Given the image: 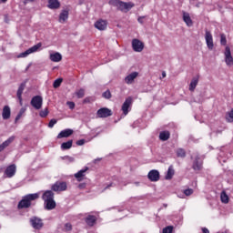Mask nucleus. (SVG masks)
<instances>
[{
  "label": "nucleus",
  "mask_w": 233,
  "mask_h": 233,
  "mask_svg": "<svg viewBox=\"0 0 233 233\" xmlns=\"http://www.w3.org/2000/svg\"><path fill=\"white\" fill-rule=\"evenodd\" d=\"M8 0H0V5H6Z\"/></svg>",
  "instance_id": "nucleus-50"
},
{
  "label": "nucleus",
  "mask_w": 233,
  "mask_h": 233,
  "mask_svg": "<svg viewBox=\"0 0 233 233\" xmlns=\"http://www.w3.org/2000/svg\"><path fill=\"white\" fill-rule=\"evenodd\" d=\"M42 199L45 203L46 210H54L56 208V200H54V192L47 190L43 194Z\"/></svg>",
  "instance_id": "nucleus-1"
},
{
  "label": "nucleus",
  "mask_w": 233,
  "mask_h": 233,
  "mask_svg": "<svg viewBox=\"0 0 233 233\" xmlns=\"http://www.w3.org/2000/svg\"><path fill=\"white\" fill-rule=\"evenodd\" d=\"M177 198H179L180 199H185V194H178Z\"/></svg>",
  "instance_id": "nucleus-49"
},
{
  "label": "nucleus",
  "mask_w": 233,
  "mask_h": 233,
  "mask_svg": "<svg viewBox=\"0 0 233 233\" xmlns=\"http://www.w3.org/2000/svg\"><path fill=\"white\" fill-rule=\"evenodd\" d=\"M17 170V167H15V165H11V166H8L5 171V174L4 176L5 177H14V176H15V172Z\"/></svg>",
  "instance_id": "nucleus-11"
},
{
  "label": "nucleus",
  "mask_w": 233,
  "mask_h": 233,
  "mask_svg": "<svg viewBox=\"0 0 233 233\" xmlns=\"http://www.w3.org/2000/svg\"><path fill=\"white\" fill-rule=\"evenodd\" d=\"M138 23L143 24V16L138 17Z\"/></svg>",
  "instance_id": "nucleus-52"
},
{
  "label": "nucleus",
  "mask_w": 233,
  "mask_h": 233,
  "mask_svg": "<svg viewBox=\"0 0 233 233\" xmlns=\"http://www.w3.org/2000/svg\"><path fill=\"white\" fill-rule=\"evenodd\" d=\"M49 59L53 61V63H59L61 59H63V56H61V53H51L49 56Z\"/></svg>",
  "instance_id": "nucleus-20"
},
{
  "label": "nucleus",
  "mask_w": 233,
  "mask_h": 233,
  "mask_svg": "<svg viewBox=\"0 0 233 233\" xmlns=\"http://www.w3.org/2000/svg\"><path fill=\"white\" fill-rule=\"evenodd\" d=\"M68 20V10H63L59 15V23H66Z\"/></svg>",
  "instance_id": "nucleus-24"
},
{
  "label": "nucleus",
  "mask_w": 233,
  "mask_h": 233,
  "mask_svg": "<svg viewBox=\"0 0 233 233\" xmlns=\"http://www.w3.org/2000/svg\"><path fill=\"white\" fill-rule=\"evenodd\" d=\"M227 120L228 123H233V109L228 113Z\"/></svg>",
  "instance_id": "nucleus-38"
},
{
  "label": "nucleus",
  "mask_w": 233,
  "mask_h": 233,
  "mask_svg": "<svg viewBox=\"0 0 233 233\" xmlns=\"http://www.w3.org/2000/svg\"><path fill=\"white\" fill-rule=\"evenodd\" d=\"M64 230H66V232H70V230H72V224L66 223L64 226Z\"/></svg>",
  "instance_id": "nucleus-42"
},
{
  "label": "nucleus",
  "mask_w": 233,
  "mask_h": 233,
  "mask_svg": "<svg viewBox=\"0 0 233 233\" xmlns=\"http://www.w3.org/2000/svg\"><path fill=\"white\" fill-rule=\"evenodd\" d=\"M62 83H63V78H57L56 80H55L53 84L54 88H59Z\"/></svg>",
  "instance_id": "nucleus-36"
},
{
  "label": "nucleus",
  "mask_w": 233,
  "mask_h": 233,
  "mask_svg": "<svg viewBox=\"0 0 233 233\" xmlns=\"http://www.w3.org/2000/svg\"><path fill=\"white\" fill-rule=\"evenodd\" d=\"M29 221L31 227H33L35 230H41L44 227L43 219L38 217H32Z\"/></svg>",
  "instance_id": "nucleus-5"
},
{
  "label": "nucleus",
  "mask_w": 233,
  "mask_h": 233,
  "mask_svg": "<svg viewBox=\"0 0 233 233\" xmlns=\"http://www.w3.org/2000/svg\"><path fill=\"white\" fill-rule=\"evenodd\" d=\"M85 143H86L85 139H80V140L76 141V145L78 147H83V145H85Z\"/></svg>",
  "instance_id": "nucleus-47"
},
{
  "label": "nucleus",
  "mask_w": 233,
  "mask_h": 233,
  "mask_svg": "<svg viewBox=\"0 0 233 233\" xmlns=\"http://www.w3.org/2000/svg\"><path fill=\"white\" fill-rule=\"evenodd\" d=\"M97 117H110L112 116V110L106 108V107H102L97 110L96 112Z\"/></svg>",
  "instance_id": "nucleus-10"
},
{
  "label": "nucleus",
  "mask_w": 233,
  "mask_h": 233,
  "mask_svg": "<svg viewBox=\"0 0 233 233\" xmlns=\"http://www.w3.org/2000/svg\"><path fill=\"white\" fill-rule=\"evenodd\" d=\"M167 77V73L165 71L162 72V78Z\"/></svg>",
  "instance_id": "nucleus-53"
},
{
  "label": "nucleus",
  "mask_w": 233,
  "mask_h": 233,
  "mask_svg": "<svg viewBox=\"0 0 233 233\" xmlns=\"http://www.w3.org/2000/svg\"><path fill=\"white\" fill-rule=\"evenodd\" d=\"M109 5L116 6L121 12H128L134 8V3L132 2L125 3L119 0H110Z\"/></svg>",
  "instance_id": "nucleus-2"
},
{
  "label": "nucleus",
  "mask_w": 233,
  "mask_h": 233,
  "mask_svg": "<svg viewBox=\"0 0 233 233\" xmlns=\"http://www.w3.org/2000/svg\"><path fill=\"white\" fill-rule=\"evenodd\" d=\"M108 187H110V186H107L106 188H108Z\"/></svg>",
  "instance_id": "nucleus-60"
},
{
  "label": "nucleus",
  "mask_w": 233,
  "mask_h": 233,
  "mask_svg": "<svg viewBox=\"0 0 233 233\" xmlns=\"http://www.w3.org/2000/svg\"><path fill=\"white\" fill-rule=\"evenodd\" d=\"M85 223L86 224L87 227H94L97 221V218L94 215H87L84 218Z\"/></svg>",
  "instance_id": "nucleus-14"
},
{
  "label": "nucleus",
  "mask_w": 233,
  "mask_h": 233,
  "mask_svg": "<svg viewBox=\"0 0 233 233\" xmlns=\"http://www.w3.org/2000/svg\"><path fill=\"white\" fill-rule=\"evenodd\" d=\"M99 161H101V158H96V159L94 160V163H97Z\"/></svg>",
  "instance_id": "nucleus-55"
},
{
  "label": "nucleus",
  "mask_w": 233,
  "mask_h": 233,
  "mask_svg": "<svg viewBox=\"0 0 233 233\" xmlns=\"http://www.w3.org/2000/svg\"><path fill=\"white\" fill-rule=\"evenodd\" d=\"M25 91V84H21L20 86L18 87L16 96L17 98L21 100V97L23 96V92Z\"/></svg>",
  "instance_id": "nucleus-30"
},
{
  "label": "nucleus",
  "mask_w": 233,
  "mask_h": 233,
  "mask_svg": "<svg viewBox=\"0 0 233 233\" xmlns=\"http://www.w3.org/2000/svg\"><path fill=\"white\" fill-rule=\"evenodd\" d=\"M89 101H90V99L86 98V99L84 100V103H88Z\"/></svg>",
  "instance_id": "nucleus-57"
},
{
  "label": "nucleus",
  "mask_w": 233,
  "mask_h": 233,
  "mask_svg": "<svg viewBox=\"0 0 233 233\" xmlns=\"http://www.w3.org/2000/svg\"><path fill=\"white\" fill-rule=\"evenodd\" d=\"M103 97H105V99H110V97H112V94L107 90L103 93Z\"/></svg>",
  "instance_id": "nucleus-43"
},
{
  "label": "nucleus",
  "mask_w": 233,
  "mask_h": 233,
  "mask_svg": "<svg viewBox=\"0 0 233 233\" xmlns=\"http://www.w3.org/2000/svg\"><path fill=\"white\" fill-rule=\"evenodd\" d=\"M19 103H20L21 106H23V96H21V99H19Z\"/></svg>",
  "instance_id": "nucleus-54"
},
{
  "label": "nucleus",
  "mask_w": 233,
  "mask_h": 233,
  "mask_svg": "<svg viewBox=\"0 0 233 233\" xmlns=\"http://www.w3.org/2000/svg\"><path fill=\"white\" fill-rule=\"evenodd\" d=\"M61 6V4L58 0H48V8L51 10H57Z\"/></svg>",
  "instance_id": "nucleus-22"
},
{
  "label": "nucleus",
  "mask_w": 233,
  "mask_h": 233,
  "mask_svg": "<svg viewBox=\"0 0 233 233\" xmlns=\"http://www.w3.org/2000/svg\"><path fill=\"white\" fill-rule=\"evenodd\" d=\"M147 177L150 181H159V171L156 169L149 171Z\"/></svg>",
  "instance_id": "nucleus-17"
},
{
  "label": "nucleus",
  "mask_w": 233,
  "mask_h": 233,
  "mask_svg": "<svg viewBox=\"0 0 233 233\" xmlns=\"http://www.w3.org/2000/svg\"><path fill=\"white\" fill-rule=\"evenodd\" d=\"M3 172V169L2 168H0V174Z\"/></svg>",
  "instance_id": "nucleus-59"
},
{
  "label": "nucleus",
  "mask_w": 233,
  "mask_h": 233,
  "mask_svg": "<svg viewBox=\"0 0 233 233\" xmlns=\"http://www.w3.org/2000/svg\"><path fill=\"white\" fill-rule=\"evenodd\" d=\"M15 137H11L7 140H5L2 145H0V152H3L4 149L6 148L11 143L14 142Z\"/></svg>",
  "instance_id": "nucleus-27"
},
{
  "label": "nucleus",
  "mask_w": 233,
  "mask_h": 233,
  "mask_svg": "<svg viewBox=\"0 0 233 233\" xmlns=\"http://www.w3.org/2000/svg\"><path fill=\"white\" fill-rule=\"evenodd\" d=\"M73 141L72 140H69L67 142H64L62 143L61 145V149L62 150H70V148H72V145H73Z\"/></svg>",
  "instance_id": "nucleus-28"
},
{
  "label": "nucleus",
  "mask_w": 233,
  "mask_h": 233,
  "mask_svg": "<svg viewBox=\"0 0 233 233\" xmlns=\"http://www.w3.org/2000/svg\"><path fill=\"white\" fill-rule=\"evenodd\" d=\"M132 47L135 52H143V48H145V45L139 39H133Z\"/></svg>",
  "instance_id": "nucleus-9"
},
{
  "label": "nucleus",
  "mask_w": 233,
  "mask_h": 233,
  "mask_svg": "<svg viewBox=\"0 0 233 233\" xmlns=\"http://www.w3.org/2000/svg\"><path fill=\"white\" fill-rule=\"evenodd\" d=\"M159 138L161 141H167L170 138V133L168 131H164L159 134Z\"/></svg>",
  "instance_id": "nucleus-29"
},
{
  "label": "nucleus",
  "mask_w": 233,
  "mask_h": 233,
  "mask_svg": "<svg viewBox=\"0 0 233 233\" xmlns=\"http://www.w3.org/2000/svg\"><path fill=\"white\" fill-rule=\"evenodd\" d=\"M66 182H56L52 186V190L54 192H65L66 190Z\"/></svg>",
  "instance_id": "nucleus-8"
},
{
  "label": "nucleus",
  "mask_w": 233,
  "mask_h": 233,
  "mask_svg": "<svg viewBox=\"0 0 233 233\" xmlns=\"http://www.w3.org/2000/svg\"><path fill=\"white\" fill-rule=\"evenodd\" d=\"M173 177H174V168L172 167V166H170L166 175V179H172Z\"/></svg>",
  "instance_id": "nucleus-32"
},
{
  "label": "nucleus",
  "mask_w": 233,
  "mask_h": 233,
  "mask_svg": "<svg viewBox=\"0 0 233 233\" xmlns=\"http://www.w3.org/2000/svg\"><path fill=\"white\" fill-rule=\"evenodd\" d=\"M107 25L106 21L100 19L95 23V28L100 31L106 30Z\"/></svg>",
  "instance_id": "nucleus-18"
},
{
  "label": "nucleus",
  "mask_w": 233,
  "mask_h": 233,
  "mask_svg": "<svg viewBox=\"0 0 233 233\" xmlns=\"http://www.w3.org/2000/svg\"><path fill=\"white\" fill-rule=\"evenodd\" d=\"M202 232H203V233H210V231H209L208 228H202Z\"/></svg>",
  "instance_id": "nucleus-48"
},
{
  "label": "nucleus",
  "mask_w": 233,
  "mask_h": 233,
  "mask_svg": "<svg viewBox=\"0 0 233 233\" xmlns=\"http://www.w3.org/2000/svg\"><path fill=\"white\" fill-rule=\"evenodd\" d=\"M39 199V193L29 194L25 196L18 204V208H28L32 205V201Z\"/></svg>",
  "instance_id": "nucleus-3"
},
{
  "label": "nucleus",
  "mask_w": 233,
  "mask_h": 233,
  "mask_svg": "<svg viewBox=\"0 0 233 233\" xmlns=\"http://www.w3.org/2000/svg\"><path fill=\"white\" fill-rule=\"evenodd\" d=\"M172 230H174V228L172 226H167L162 230V233H172Z\"/></svg>",
  "instance_id": "nucleus-40"
},
{
  "label": "nucleus",
  "mask_w": 233,
  "mask_h": 233,
  "mask_svg": "<svg viewBox=\"0 0 233 233\" xmlns=\"http://www.w3.org/2000/svg\"><path fill=\"white\" fill-rule=\"evenodd\" d=\"M86 172H88V167H85L79 170L77 173L75 174L76 179L78 181H83V179H85V177L86 176Z\"/></svg>",
  "instance_id": "nucleus-16"
},
{
  "label": "nucleus",
  "mask_w": 233,
  "mask_h": 233,
  "mask_svg": "<svg viewBox=\"0 0 233 233\" xmlns=\"http://www.w3.org/2000/svg\"><path fill=\"white\" fill-rule=\"evenodd\" d=\"M74 134V130L72 129H65L62 130L58 135H57V139H62V137H70Z\"/></svg>",
  "instance_id": "nucleus-19"
},
{
  "label": "nucleus",
  "mask_w": 233,
  "mask_h": 233,
  "mask_svg": "<svg viewBox=\"0 0 233 233\" xmlns=\"http://www.w3.org/2000/svg\"><path fill=\"white\" fill-rule=\"evenodd\" d=\"M183 21L186 23L187 26H192V25H194L192 18H190V14L187 12H183Z\"/></svg>",
  "instance_id": "nucleus-23"
},
{
  "label": "nucleus",
  "mask_w": 233,
  "mask_h": 233,
  "mask_svg": "<svg viewBox=\"0 0 233 233\" xmlns=\"http://www.w3.org/2000/svg\"><path fill=\"white\" fill-rule=\"evenodd\" d=\"M75 96H76V97L78 99H82V97H85V89H78L75 92Z\"/></svg>",
  "instance_id": "nucleus-33"
},
{
  "label": "nucleus",
  "mask_w": 233,
  "mask_h": 233,
  "mask_svg": "<svg viewBox=\"0 0 233 233\" xmlns=\"http://www.w3.org/2000/svg\"><path fill=\"white\" fill-rule=\"evenodd\" d=\"M79 188H85V184H80Z\"/></svg>",
  "instance_id": "nucleus-56"
},
{
  "label": "nucleus",
  "mask_w": 233,
  "mask_h": 233,
  "mask_svg": "<svg viewBox=\"0 0 233 233\" xmlns=\"http://www.w3.org/2000/svg\"><path fill=\"white\" fill-rule=\"evenodd\" d=\"M220 199L223 203H228V195L225 191H222L220 194Z\"/></svg>",
  "instance_id": "nucleus-34"
},
{
  "label": "nucleus",
  "mask_w": 233,
  "mask_h": 233,
  "mask_svg": "<svg viewBox=\"0 0 233 233\" xmlns=\"http://www.w3.org/2000/svg\"><path fill=\"white\" fill-rule=\"evenodd\" d=\"M39 116L40 117H46L48 116V108L40 111Z\"/></svg>",
  "instance_id": "nucleus-41"
},
{
  "label": "nucleus",
  "mask_w": 233,
  "mask_h": 233,
  "mask_svg": "<svg viewBox=\"0 0 233 233\" xmlns=\"http://www.w3.org/2000/svg\"><path fill=\"white\" fill-rule=\"evenodd\" d=\"M206 43H207V46L209 50H212V48H214V40L212 38V34L209 33V31H206Z\"/></svg>",
  "instance_id": "nucleus-15"
},
{
  "label": "nucleus",
  "mask_w": 233,
  "mask_h": 233,
  "mask_svg": "<svg viewBox=\"0 0 233 233\" xmlns=\"http://www.w3.org/2000/svg\"><path fill=\"white\" fill-rule=\"evenodd\" d=\"M56 123H57V120L51 119L49 124H48L49 128H54V125H56Z\"/></svg>",
  "instance_id": "nucleus-45"
},
{
  "label": "nucleus",
  "mask_w": 233,
  "mask_h": 233,
  "mask_svg": "<svg viewBox=\"0 0 233 233\" xmlns=\"http://www.w3.org/2000/svg\"><path fill=\"white\" fill-rule=\"evenodd\" d=\"M137 76H139V73L137 72H132L131 74L127 75L124 79L126 85H134V81H136Z\"/></svg>",
  "instance_id": "nucleus-12"
},
{
  "label": "nucleus",
  "mask_w": 233,
  "mask_h": 233,
  "mask_svg": "<svg viewBox=\"0 0 233 233\" xmlns=\"http://www.w3.org/2000/svg\"><path fill=\"white\" fill-rule=\"evenodd\" d=\"M224 56H225L226 65H228V66H232L233 57H232V53L230 52V47L229 46H226Z\"/></svg>",
  "instance_id": "nucleus-7"
},
{
  "label": "nucleus",
  "mask_w": 233,
  "mask_h": 233,
  "mask_svg": "<svg viewBox=\"0 0 233 233\" xmlns=\"http://www.w3.org/2000/svg\"><path fill=\"white\" fill-rule=\"evenodd\" d=\"M10 115H11L10 106H5L3 108V112H2L3 119H10Z\"/></svg>",
  "instance_id": "nucleus-25"
},
{
  "label": "nucleus",
  "mask_w": 233,
  "mask_h": 233,
  "mask_svg": "<svg viewBox=\"0 0 233 233\" xmlns=\"http://www.w3.org/2000/svg\"><path fill=\"white\" fill-rule=\"evenodd\" d=\"M198 83H199V78L193 77L189 85L190 92H194V90H196V87L198 86Z\"/></svg>",
  "instance_id": "nucleus-26"
},
{
  "label": "nucleus",
  "mask_w": 233,
  "mask_h": 233,
  "mask_svg": "<svg viewBox=\"0 0 233 233\" xmlns=\"http://www.w3.org/2000/svg\"><path fill=\"white\" fill-rule=\"evenodd\" d=\"M62 159H64V161H67V163H74V161H76V158H74V157L69 156H66Z\"/></svg>",
  "instance_id": "nucleus-37"
},
{
  "label": "nucleus",
  "mask_w": 233,
  "mask_h": 233,
  "mask_svg": "<svg viewBox=\"0 0 233 233\" xmlns=\"http://www.w3.org/2000/svg\"><path fill=\"white\" fill-rule=\"evenodd\" d=\"M31 105L35 110H41L43 106V97L41 96H35L31 99Z\"/></svg>",
  "instance_id": "nucleus-6"
},
{
  "label": "nucleus",
  "mask_w": 233,
  "mask_h": 233,
  "mask_svg": "<svg viewBox=\"0 0 233 233\" xmlns=\"http://www.w3.org/2000/svg\"><path fill=\"white\" fill-rule=\"evenodd\" d=\"M67 106L71 110H74V108H76V104L74 102H67Z\"/></svg>",
  "instance_id": "nucleus-46"
},
{
  "label": "nucleus",
  "mask_w": 233,
  "mask_h": 233,
  "mask_svg": "<svg viewBox=\"0 0 233 233\" xmlns=\"http://www.w3.org/2000/svg\"><path fill=\"white\" fill-rule=\"evenodd\" d=\"M42 45L41 43H38L35 46H33L32 47H30L29 49H27L26 51L20 53L17 57L18 58H23V57H28V56H30V54H35V52H37V50H39V48H41Z\"/></svg>",
  "instance_id": "nucleus-4"
},
{
  "label": "nucleus",
  "mask_w": 233,
  "mask_h": 233,
  "mask_svg": "<svg viewBox=\"0 0 233 233\" xmlns=\"http://www.w3.org/2000/svg\"><path fill=\"white\" fill-rule=\"evenodd\" d=\"M220 43L221 45H227V37L225 36V35H220Z\"/></svg>",
  "instance_id": "nucleus-44"
},
{
  "label": "nucleus",
  "mask_w": 233,
  "mask_h": 233,
  "mask_svg": "<svg viewBox=\"0 0 233 233\" xmlns=\"http://www.w3.org/2000/svg\"><path fill=\"white\" fill-rule=\"evenodd\" d=\"M183 194L186 196H192L194 194V189L187 188L183 191Z\"/></svg>",
  "instance_id": "nucleus-39"
},
{
  "label": "nucleus",
  "mask_w": 233,
  "mask_h": 233,
  "mask_svg": "<svg viewBox=\"0 0 233 233\" xmlns=\"http://www.w3.org/2000/svg\"><path fill=\"white\" fill-rule=\"evenodd\" d=\"M135 185H137V187H139V182H136Z\"/></svg>",
  "instance_id": "nucleus-58"
},
{
  "label": "nucleus",
  "mask_w": 233,
  "mask_h": 233,
  "mask_svg": "<svg viewBox=\"0 0 233 233\" xmlns=\"http://www.w3.org/2000/svg\"><path fill=\"white\" fill-rule=\"evenodd\" d=\"M203 162L199 159V157H195L193 161V170H201Z\"/></svg>",
  "instance_id": "nucleus-21"
},
{
  "label": "nucleus",
  "mask_w": 233,
  "mask_h": 233,
  "mask_svg": "<svg viewBox=\"0 0 233 233\" xmlns=\"http://www.w3.org/2000/svg\"><path fill=\"white\" fill-rule=\"evenodd\" d=\"M130 106H132V97H127L122 105V112L125 116L128 114Z\"/></svg>",
  "instance_id": "nucleus-13"
},
{
  "label": "nucleus",
  "mask_w": 233,
  "mask_h": 233,
  "mask_svg": "<svg viewBox=\"0 0 233 233\" xmlns=\"http://www.w3.org/2000/svg\"><path fill=\"white\" fill-rule=\"evenodd\" d=\"M27 3H34V0H25L24 1L25 5H27Z\"/></svg>",
  "instance_id": "nucleus-51"
},
{
  "label": "nucleus",
  "mask_w": 233,
  "mask_h": 233,
  "mask_svg": "<svg viewBox=\"0 0 233 233\" xmlns=\"http://www.w3.org/2000/svg\"><path fill=\"white\" fill-rule=\"evenodd\" d=\"M177 157H185L187 156V153L185 152V149L183 148H178L177 149Z\"/></svg>",
  "instance_id": "nucleus-35"
},
{
  "label": "nucleus",
  "mask_w": 233,
  "mask_h": 233,
  "mask_svg": "<svg viewBox=\"0 0 233 233\" xmlns=\"http://www.w3.org/2000/svg\"><path fill=\"white\" fill-rule=\"evenodd\" d=\"M26 112V107H22L19 111V113L17 114L15 122L17 123L19 119H21V117H23V114H25Z\"/></svg>",
  "instance_id": "nucleus-31"
}]
</instances>
